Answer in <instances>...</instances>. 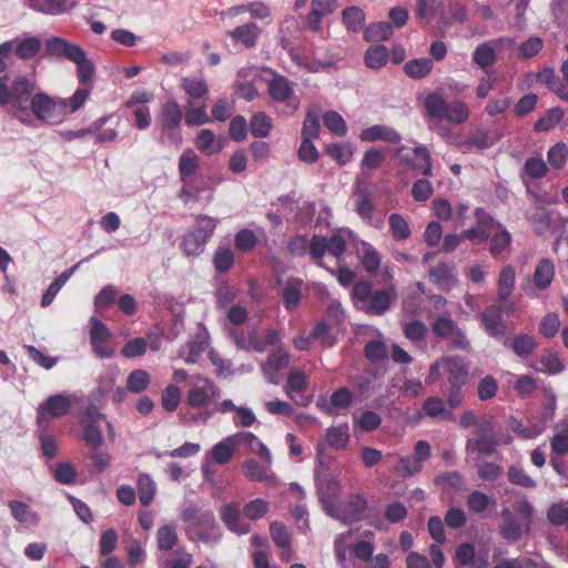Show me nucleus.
Masks as SVG:
<instances>
[{
    "mask_svg": "<svg viewBox=\"0 0 568 568\" xmlns=\"http://www.w3.org/2000/svg\"><path fill=\"white\" fill-rule=\"evenodd\" d=\"M36 89L37 82L29 75L20 74L12 80L7 74L0 75V106H10L21 123L30 124L29 104Z\"/></svg>",
    "mask_w": 568,
    "mask_h": 568,
    "instance_id": "f257e3e1",
    "label": "nucleus"
},
{
    "mask_svg": "<svg viewBox=\"0 0 568 568\" xmlns=\"http://www.w3.org/2000/svg\"><path fill=\"white\" fill-rule=\"evenodd\" d=\"M396 288L392 285L387 288L374 290L369 281H361L353 286L352 298L357 310L371 316H382L389 308L396 297Z\"/></svg>",
    "mask_w": 568,
    "mask_h": 568,
    "instance_id": "f03ea898",
    "label": "nucleus"
},
{
    "mask_svg": "<svg viewBox=\"0 0 568 568\" xmlns=\"http://www.w3.org/2000/svg\"><path fill=\"white\" fill-rule=\"evenodd\" d=\"M424 108L429 118L445 120L453 125L465 123L470 115L469 108L463 100L447 102L442 94L435 92L425 97Z\"/></svg>",
    "mask_w": 568,
    "mask_h": 568,
    "instance_id": "7ed1b4c3",
    "label": "nucleus"
},
{
    "mask_svg": "<svg viewBox=\"0 0 568 568\" xmlns=\"http://www.w3.org/2000/svg\"><path fill=\"white\" fill-rule=\"evenodd\" d=\"M446 377L448 387H464L469 381V367L459 355L443 356L429 366L428 384Z\"/></svg>",
    "mask_w": 568,
    "mask_h": 568,
    "instance_id": "20e7f679",
    "label": "nucleus"
},
{
    "mask_svg": "<svg viewBox=\"0 0 568 568\" xmlns=\"http://www.w3.org/2000/svg\"><path fill=\"white\" fill-rule=\"evenodd\" d=\"M264 70L271 74V78L265 81L272 102L283 108L281 111L283 114L291 115L295 113L300 108L301 101L295 94L294 82L271 68H265Z\"/></svg>",
    "mask_w": 568,
    "mask_h": 568,
    "instance_id": "39448f33",
    "label": "nucleus"
},
{
    "mask_svg": "<svg viewBox=\"0 0 568 568\" xmlns=\"http://www.w3.org/2000/svg\"><path fill=\"white\" fill-rule=\"evenodd\" d=\"M316 468L314 474L316 493L324 511L329 516L338 504L341 483L337 477L328 473V467L322 457V449H317Z\"/></svg>",
    "mask_w": 568,
    "mask_h": 568,
    "instance_id": "423d86ee",
    "label": "nucleus"
},
{
    "mask_svg": "<svg viewBox=\"0 0 568 568\" xmlns=\"http://www.w3.org/2000/svg\"><path fill=\"white\" fill-rule=\"evenodd\" d=\"M217 221L207 215H199L194 226L183 236L181 248L186 256H199L214 234Z\"/></svg>",
    "mask_w": 568,
    "mask_h": 568,
    "instance_id": "0eeeda50",
    "label": "nucleus"
},
{
    "mask_svg": "<svg viewBox=\"0 0 568 568\" xmlns=\"http://www.w3.org/2000/svg\"><path fill=\"white\" fill-rule=\"evenodd\" d=\"M29 112L41 122L58 124L67 114V100L38 91L30 101Z\"/></svg>",
    "mask_w": 568,
    "mask_h": 568,
    "instance_id": "6e6552de",
    "label": "nucleus"
},
{
    "mask_svg": "<svg viewBox=\"0 0 568 568\" xmlns=\"http://www.w3.org/2000/svg\"><path fill=\"white\" fill-rule=\"evenodd\" d=\"M433 334L443 341H448L453 349L469 352L471 349L470 341L466 332L450 316L445 313L436 316L430 323Z\"/></svg>",
    "mask_w": 568,
    "mask_h": 568,
    "instance_id": "1a4fd4ad",
    "label": "nucleus"
},
{
    "mask_svg": "<svg viewBox=\"0 0 568 568\" xmlns=\"http://www.w3.org/2000/svg\"><path fill=\"white\" fill-rule=\"evenodd\" d=\"M71 407L72 402L70 397L63 393L47 397L36 409V422L39 429L48 430L50 423L55 418L67 416Z\"/></svg>",
    "mask_w": 568,
    "mask_h": 568,
    "instance_id": "9d476101",
    "label": "nucleus"
},
{
    "mask_svg": "<svg viewBox=\"0 0 568 568\" xmlns=\"http://www.w3.org/2000/svg\"><path fill=\"white\" fill-rule=\"evenodd\" d=\"M220 396L221 389L212 379L195 375L187 390L186 404L194 409L206 408Z\"/></svg>",
    "mask_w": 568,
    "mask_h": 568,
    "instance_id": "9b49d317",
    "label": "nucleus"
},
{
    "mask_svg": "<svg viewBox=\"0 0 568 568\" xmlns=\"http://www.w3.org/2000/svg\"><path fill=\"white\" fill-rule=\"evenodd\" d=\"M430 456L432 447L429 443L423 439L417 440L414 455L399 457L394 467L395 473L403 478L412 477L422 470L424 462L429 459Z\"/></svg>",
    "mask_w": 568,
    "mask_h": 568,
    "instance_id": "f8f14e48",
    "label": "nucleus"
},
{
    "mask_svg": "<svg viewBox=\"0 0 568 568\" xmlns=\"http://www.w3.org/2000/svg\"><path fill=\"white\" fill-rule=\"evenodd\" d=\"M555 277V264L550 258L544 257L538 261L532 278L523 284V291L530 298L539 296L540 291L547 290Z\"/></svg>",
    "mask_w": 568,
    "mask_h": 568,
    "instance_id": "ddd939ff",
    "label": "nucleus"
},
{
    "mask_svg": "<svg viewBox=\"0 0 568 568\" xmlns=\"http://www.w3.org/2000/svg\"><path fill=\"white\" fill-rule=\"evenodd\" d=\"M479 321L489 337L496 339L503 346L506 344L510 333L506 321L503 318L500 306L491 305L487 307L479 315Z\"/></svg>",
    "mask_w": 568,
    "mask_h": 568,
    "instance_id": "4468645a",
    "label": "nucleus"
},
{
    "mask_svg": "<svg viewBox=\"0 0 568 568\" xmlns=\"http://www.w3.org/2000/svg\"><path fill=\"white\" fill-rule=\"evenodd\" d=\"M366 508V497L359 493L352 494L344 505L338 503L329 516L343 521L344 524H351L361 520Z\"/></svg>",
    "mask_w": 568,
    "mask_h": 568,
    "instance_id": "2eb2a0df",
    "label": "nucleus"
},
{
    "mask_svg": "<svg viewBox=\"0 0 568 568\" xmlns=\"http://www.w3.org/2000/svg\"><path fill=\"white\" fill-rule=\"evenodd\" d=\"M405 145H399L395 149V154L398 156L399 162L407 165L413 170H422L425 176L433 175V163L429 150L424 145H417L413 149V155L405 154Z\"/></svg>",
    "mask_w": 568,
    "mask_h": 568,
    "instance_id": "dca6fc26",
    "label": "nucleus"
},
{
    "mask_svg": "<svg viewBox=\"0 0 568 568\" xmlns=\"http://www.w3.org/2000/svg\"><path fill=\"white\" fill-rule=\"evenodd\" d=\"M474 215L476 217V224L464 230L462 236L477 244L485 243L490 237L491 229L497 222L484 207H476Z\"/></svg>",
    "mask_w": 568,
    "mask_h": 568,
    "instance_id": "f3484780",
    "label": "nucleus"
},
{
    "mask_svg": "<svg viewBox=\"0 0 568 568\" xmlns=\"http://www.w3.org/2000/svg\"><path fill=\"white\" fill-rule=\"evenodd\" d=\"M503 524L499 526V536L508 541L516 542L530 531L529 524H524L509 508L500 511Z\"/></svg>",
    "mask_w": 568,
    "mask_h": 568,
    "instance_id": "a211bd4d",
    "label": "nucleus"
},
{
    "mask_svg": "<svg viewBox=\"0 0 568 568\" xmlns=\"http://www.w3.org/2000/svg\"><path fill=\"white\" fill-rule=\"evenodd\" d=\"M272 463V455L268 463L264 459L263 463H258L255 459H246L242 464V473L244 477L251 481H264L267 485H275L277 479L275 474L271 470Z\"/></svg>",
    "mask_w": 568,
    "mask_h": 568,
    "instance_id": "6ab92c4d",
    "label": "nucleus"
},
{
    "mask_svg": "<svg viewBox=\"0 0 568 568\" xmlns=\"http://www.w3.org/2000/svg\"><path fill=\"white\" fill-rule=\"evenodd\" d=\"M196 527H202L195 535L204 544L216 545L222 539V528L216 523L212 510H205L199 515Z\"/></svg>",
    "mask_w": 568,
    "mask_h": 568,
    "instance_id": "aec40b11",
    "label": "nucleus"
},
{
    "mask_svg": "<svg viewBox=\"0 0 568 568\" xmlns=\"http://www.w3.org/2000/svg\"><path fill=\"white\" fill-rule=\"evenodd\" d=\"M504 347L510 349L518 358L526 361L537 349L538 342L535 335L519 333L510 336Z\"/></svg>",
    "mask_w": 568,
    "mask_h": 568,
    "instance_id": "412c9836",
    "label": "nucleus"
},
{
    "mask_svg": "<svg viewBox=\"0 0 568 568\" xmlns=\"http://www.w3.org/2000/svg\"><path fill=\"white\" fill-rule=\"evenodd\" d=\"M466 506L471 515L487 517L485 513H496L497 499L491 494L488 495L481 490H473L466 497Z\"/></svg>",
    "mask_w": 568,
    "mask_h": 568,
    "instance_id": "4be33fe9",
    "label": "nucleus"
},
{
    "mask_svg": "<svg viewBox=\"0 0 568 568\" xmlns=\"http://www.w3.org/2000/svg\"><path fill=\"white\" fill-rule=\"evenodd\" d=\"M337 8V0H312L311 11L305 19L306 27L317 32L322 28L323 18L332 14Z\"/></svg>",
    "mask_w": 568,
    "mask_h": 568,
    "instance_id": "5701e85b",
    "label": "nucleus"
},
{
    "mask_svg": "<svg viewBox=\"0 0 568 568\" xmlns=\"http://www.w3.org/2000/svg\"><path fill=\"white\" fill-rule=\"evenodd\" d=\"M308 384V377L306 374L300 369H292L286 379L285 393L287 396L293 399L297 405L305 406L307 405V400L302 395L306 389Z\"/></svg>",
    "mask_w": 568,
    "mask_h": 568,
    "instance_id": "b1692460",
    "label": "nucleus"
},
{
    "mask_svg": "<svg viewBox=\"0 0 568 568\" xmlns=\"http://www.w3.org/2000/svg\"><path fill=\"white\" fill-rule=\"evenodd\" d=\"M220 517L226 528L232 532L245 535L251 530L250 524L241 520L240 506L236 503L222 506Z\"/></svg>",
    "mask_w": 568,
    "mask_h": 568,
    "instance_id": "393cba45",
    "label": "nucleus"
},
{
    "mask_svg": "<svg viewBox=\"0 0 568 568\" xmlns=\"http://www.w3.org/2000/svg\"><path fill=\"white\" fill-rule=\"evenodd\" d=\"M529 367L536 373H541L548 376L558 375L566 369V365L559 355L549 349H546L538 359L530 363Z\"/></svg>",
    "mask_w": 568,
    "mask_h": 568,
    "instance_id": "a878e982",
    "label": "nucleus"
},
{
    "mask_svg": "<svg viewBox=\"0 0 568 568\" xmlns=\"http://www.w3.org/2000/svg\"><path fill=\"white\" fill-rule=\"evenodd\" d=\"M359 140L362 142L385 141L387 143L398 144L402 141V135L390 126L374 124L361 131Z\"/></svg>",
    "mask_w": 568,
    "mask_h": 568,
    "instance_id": "bb28decb",
    "label": "nucleus"
},
{
    "mask_svg": "<svg viewBox=\"0 0 568 568\" xmlns=\"http://www.w3.org/2000/svg\"><path fill=\"white\" fill-rule=\"evenodd\" d=\"M183 120V114L180 104L170 100L161 105L159 113V121L163 133H170L178 129Z\"/></svg>",
    "mask_w": 568,
    "mask_h": 568,
    "instance_id": "cd10ccee",
    "label": "nucleus"
},
{
    "mask_svg": "<svg viewBox=\"0 0 568 568\" xmlns=\"http://www.w3.org/2000/svg\"><path fill=\"white\" fill-rule=\"evenodd\" d=\"M237 447L235 435H229L214 444L204 456L209 457L214 464L224 465L233 458Z\"/></svg>",
    "mask_w": 568,
    "mask_h": 568,
    "instance_id": "c85d7f7f",
    "label": "nucleus"
},
{
    "mask_svg": "<svg viewBox=\"0 0 568 568\" xmlns=\"http://www.w3.org/2000/svg\"><path fill=\"white\" fill-rule=\"evenodd\" d=\"M81 47L61 37H51L44 43L45 55L49 58H65L71 60Z\"/></svg>",
    "mask_w": 568,
    "mask_h": 568,
    "instance_id": "c756f323",
    "label": "nucleus"
},
{
    "mask_svg": "<svg viewBox=\"0 0 568 568\" xmlns=\"http://www.w3.org/2000/svg\"><path fill=\"white\" fill-rule=\"evenodd\" d=\"M291 362V355L282 347H277L272 351L267 359L261 364L263 373L267 376V379L272 384H277L274 374L287 367Z\"/></svg>",
    "mask_w": 568,
    "mask_h": 568,
    "instance_id": "7c9ffc66",
    "label": "nucleus"
},
{
    "mask_svg": "<svg viewBox=\"0 0 568 568\" xmlns=\"http://www.w3.org/2000/svg\"><path fill=\"white\" fill-rule=\"evenodd\" d=\"M469 10L466 4L460 1H449L447 9L439 14V24L443 28H449L454 24H463L466 22Z\"/></svg>",
    "mask_w": 568,
    "mask_h": 568,
    "instance_id": "2f4dec72",
    "label": "nucleus"
},
{
    "mask_svg": "<svg viewBox=\"0 0 568 568\" xmlns=\"http://www.w3.org/2000/svg\"><path fill=\"white\" fill-rule=\"evenodd\" d=\"M304 282L302 278L290 277L282 287L281 297L286 311L295 310L302 298Z\"/></svg>",
    "mask_w": 568,
    "mask_h": 568,
    "instance_id": "473e14b6",
    "label": "nucleus"
},
{
    "mask_svg": "<svg viewBox=\"0 0 568 568\" xmlns=\"http://www.w3.org/2000/svg\"><path fill=\"white\" fill-rule=\"evenodd\" d=\"M260 34L261 29L255 22L244 23L229 32V36L235 44L240 43L245 48H254Z\"/></svg>",
    "mask_w": 568,
    "mask_h": 568,
    "instance_id": "72a5a7b5",
    "label": "nucleus"
},
{
    "mask_svg": "<svg viewBox=\"0 0 568 568\" xmlns=\"http://www.w3.org/2000/svg\"><path fill=\"white\" fill-rule=\"evenodd\" d=\"M353 399L354 396L352 392L347 387H341L332 393L328 402L326 399L318 402L317 407L326 414L333 415L334 409L348 408Z\"/></svg>",
    "mask_w": 568,
    "mask_h": 568,
    "instance_id": "f704fd0d",
    "label": "nucleus"
},
{
    "mask_svg": "<svg viewBox=\"0 0 568 568\" xmlns=\"http://www.w3.org/2000/svg\"><path fill=\"white\" fill-rule=\"evenodd\" d=\"M429 278L442 290H450L457 283L454 267L446 262H439L429 270Z\"/></svg>",
    "mask_w": 568,
    "mask_h": 568,
    "instance_id": "c9c22d12",
    "label": "nucleus"
},
{
    "mask_svg": "<svg viewBox=\"0 0 568 568\" xmlns=\"http://www.w3.org/2000/svg\"><path fill=\"white\" fill-rule=\"evenodd\" d=\"M12 517L20 524L26 526H36L39 524L40 517L37 511L20 500H10L8 503Z\"/></svg>",
    "mask_w": 568,
    "mask_h": 568,
    "instance_id": "e433bc0d",
    "label": "nucleus"
},
{
    "mask_svg": "<svg viewBox=\"0 0 568 568\" xmlns=\"http://www.w3.org/2000/svg\"><path fill=\"white\" fill-rule=\"evenodd\" d=\"M199 170L197 155L192 149H185L179 159V173L181 182L190 185V179Z\"/></svg>",
    "mask_w": 568,
    "mask_h": 568,
    "instance_id": "4c0bfd02",
    "label": "nucleus"
},
{
    "mask_svg": "<svg viewBox=\"0 0 568 568\" xmlns=\"http://www.w3.org/2000/svg\"><path fill=\"white\" fill-rule=\"evenodd\" d=\"M234 435L237 446L245 444L252 453L258 455L267 463L270 462L271 450L255 434L251 432H237Z\"/></svg>",
    "mask_w": 568,
    "mask_h": 568,
    "instance_id": "58836bf2",
    "label": "nucleus"
},
{
    "mask_svg": "<svg viewBox=\"0 0 568 568\" xmlns=\"http://www.w3.org/2000/svg\"><path fill=\"white\" fill-rule=\"evenodd\" d=\"M74 7L73 0H40V3L32 4V10L48 16H60L71 11Z\"/></svg>",
    "mask_w": 568,
    "mask_h": 568,
    "instance_id": "ea45409f",
    "label": "nucleus"
},
{
    "mask_svg": "<svg viewBox=\"0 0 568 568\" xmlns=\"http://www.w3.org/2000/svg\"><path fill=\"white\" fill-rule=\"evenodd\" d=\"M355 196L356 213L364 222L371 223L375 212L372 193L366 189H357L355 191Z\"/></svg>",
    "mask_w": 568,
    "mask_h": 568,
    "instance_id": "a19ab883",
    "label": "nucleus"
},
{
    "mask_svg": "<svg viewBox=\"0 0 568 568\" xmlns=\"http://www.w3.org/2000/svg\"><path fill=\"white\" fill-rule=\"evenodd\" d=\"M12 41L14 42L13 49L17 57L22 60L34 58L42 47L41 40L34 36L16 39Z\"/></svg>",
    "mask_w": 568,
    "mask_h": 568,
    "instance_id": "79ce46f5",
    "label": "nucleus"
},
{
    "mask_svg": "<svg viewBox=\"0 0 568 568\" xmlns=\"http://www.w3.org/2000/svg\"><path fill=\"white\" fill-rule=\"evenodd\" d=\"M516 281V272L511 265L501 268L497 284L498 301L506 302L511 295Z\"/></svg>",
    "mask_w": 568,
    "mask_h": 568,
    "instance_id": "37998d69",
    "label": "nucleus"
},
{
    "mask_svg": "<svg viewBox=\"0 0 568 568\" xmlns=\"http://www.w3.org/2000/svg\"><path fill=\"white\" fill-rule=\"evenodd\" d=\"M195 145L204 155L207 156L217 154L223 149V143L216 141L213 131L209 129H203L197 133Z\"/></svg>",
    "mask_w": 568,
    "mask_h": 568,
    "instance_id": "c03bdc74",
    "label": "nucleus"
},
{
    "mask_svg": "<svg viewBox=\"0 0 568 568\" xmlns=\"http://www.w3.org/2000/svg\"><path fill=\"white\" fill-rule=\"evenodd\" d=\"M70 61L77 65L79 82L81 84L88 83L92 80L95 73L93 62L87 57V52L80 48Z\"/></svg>",
    "mask_w": 568,
    "mask_h": 568,
    "instance_id": "a18cd8bd",
    "label": "nucleus"
},
{
    "mask_svg": "<svg viewBox=\"0 0 568 568\" xmlns=\"http://www.w3.org/2000/svg\"><path fill=\"white\" fill-rule=\"evenodd\" d=\"M493 145L487 131L483 129L476 130L467 139L459 143V149L466 153L474 150L483 151Z\"/></svg>",
    "mask_w": 568,
    "mask_h": 568,
    "instance_id": "49530a36",
    "label": "nucleus"
},
{
    "mask_svg": "<svg viewBox=\"0 0 568 568\" xmlns=\"http://www.w3.org/2000/svg\"><path fill=\"white\" fill-rule=\"evenodd\" d=\"M497 445L498 442L496 438L481 434L475 439L467 440L466 450L468 454L478 452L481 456H491Z\"/></svg>",
    "mask_w": 568,
    "mask_h": 568,
    "instance_id": "de8ad7c7",
    "label": "nucleus"
},
{
    "mask_svg": "<svg viewBox=\"0 0 568 568\" xmlns=\"http://www.w3.org/2000/svg\"><path fill=\"white\" fill-rule=\"evenodd\" d=\"M138 496L142 506L148 507L154 499L156 493V484L152 477L142 473L136 480Z\"/></svg>",
    "mask_w": 568,
    "mask_h": 568,
    "instance_id": "09e8293b",
    "label": "nucleus"
},
{
    "mask_svg": "<svg viewBox=\"0 0 568 568\" xmlns=\"http://www.w3.org/2000/svg\"><path fill=\"white\" fill-rule=\"evenodd\" d=\"M509 427L513 433L524 439H534L542 434L545 430V423H531L524 425V423L517 418L511 417L509 420Z\"/></svg>",
    "mask_w": 568,
    "mask_h": 568,
    "instance_id": "8fccbe9b",
    "label": "nucleus"
},
{
    "mask_svg": "<svg viewBox=\"0 0 568 568\" xmlns=\"http://www.w3.org/2000/svg\"><path fill=\"white\" fill-rule=\"evenodd\" d=\"M548 172L547 163L539 156H530L526 160L524 168H523V181L527 187V191H529V184L526 182L525 176L531 178V179H541L544 178Z\"/></svg>",
    "mask_w": 568,
    "mask_h": 568,
    "instance_id": "3c124183",
    "label": "nucleus"
},
{
    "mask_svg": "<svg viewBox=\"0 0 568 568\" xmlns=\"http://www.w3.org/2000/svg\"><path fill=\"white\" fill-rule=\"evenodd\" d=\"M394 27L387 21L372 23L364 30V38L368 42L385 41L392 37Z\"/></svg>",
    "mask_w": 568,
    "mask_h": 568,
    "instance_id": "603ef678",
    "label": "nucleus"
},
{
    "mask_svg": "<svg viewBox=\"0 0 568 568\" xmlns=\"http://www.w3.org/2000/svg\"><path fill=\"white\" fill-rule=\"evenodd\" d=\"M388 50L383 44L369 47L365 52V64L369 69H382L388 62Z\"/></svg>",
    "mask_w": 568,
    "mask_h": 568,
    "instance_id": "864d4df0",
    "label": "nucleus"
},
{
    "mask_svg": "<svg viewBox=\"0 0 568 568\" xmlns=\"http://www.w3.org/2000/svg\"><path fill=\"white\" fill-rule=\"evenodd\" d=\"M182 89L193 100L201 99L209 93L207 82L202 77L183 78Z\"/></svg>",
    "mask_w": 568,
    "mask_h": 568,
    "instance_id": "5fc2aeb1",
    "label": "nucleus"
},
{
    "mask_svg": "<svg viewBox=\"0 0 568 568\" xmlns=\"http://www.w3.org/2000/svg\"><path fill=\"white\" fill-rule=\"evenodd\" d=\"M272 128V119L265 112H256L251 116L250 131L253 136L266 138L270 135Z\"/></svg>",
    "mask_w": 568,
    "mask_h": 568,
    "instance_id": "6e6d98bb",
    "label": "nucleus"
},
{
    "mask_svg": "<svg viewBox=\"0 0 568 568\" xmlns=\"http://www.w3.org/2000/svg\"><path fill=\"white\" fill-rule=\"evenodd\" d=\"M564 115L565 111L560 106L550 108L542 116L537 119L534 129L536 132H548L562 120Z\"/></svg>",
    "mask_w": 568,
    "mask_h": 568,
    "instance_id": "4d7b16f0",
    "label": "nucleus"
},
{
    "mask_svg": "<svg viewBox=\"0 0 568 568\" xmlns=\"http://www.w3.org/2000/svg\"><path fill=\"white\" fill-rule=\"evenodd\" d=\"M433 69V61L429 58H416L407 61L404 65L405 73L412 79H423Z\"/></svg>",
    "mask_w": 568,
    "mask_h": 568,
    "instance_id": "13d9d810",
    "label": "nucleus"
},
{
    "mask_svg": "<svg viewBox=\"0 0 568 568\" xmlns=\"http://www.w3.org/2000/svg\"><path fill=\"white\" fill-rule=\"evenodd\" d=\"M100 424L101 423L80 420V425L83 428L82 438L84 443L93 449H98L103 444L104 438Z\"/></svg>",
    "mask_w": 568,
    "mask_h": 568,
    "instance_id": "bf43d9fd",
    "label": "nucleus"
},
{
    "mask_svg": "<svg viewBox=\"0 0 568 568\" xmlns=\"http://www.w3.org/2000/svg\"><path fill=\"white\" fill-rule=\"evenodd\" d=\"M496 226L500 229V232L491 235L489 240V253L493 256L500 255L507 247H509L511 243L510 233L499 223H496Z\"/></svg>",
    "mask_w": 568,
    "mask_h": 568,
    "instance_id": "052dcab7",
    "label": "nucleus"
},
{
    "mask_svg": "<svg viewBox=\"0 0 568 568\" xmlns=\"http://www.w3.org/2000/svg\"><path fill=\"white\" fill-rule=\"evenodd\" d=\"M342 20L348 30L358 32L365 22V12L356 6L347 7L342 12Z\"/></svg>",
    "mask_w": 568,
    "mask_h": 568,
    "instance_id": "680f3d73",
    "label": "nucleus"
},
{
    "mask_svg": "<svg viewBox=\"0 0 568 568\" xmlns=\"http://www.w3.org/2000/svg\"><path fill=\"white\" fill-rule=\"evenodd\" d=\"M156 541L160 550H172L178 542V532L175 525L166 524L161 526L158 529Z\"/></svg>",
    "mask_w": 568,
    "mask_h": 568,
    "instance_id": "e2e57ef3",
    "label": "nucleus"
},
{
    "mask_svg": "<svg viewBox=\"0 0 568 568\" xmlns=\"http://www.w3.org/2000/svg\"><path fill=\"white\" fill-rule=\"evenodd\" d=\"M423 412L430 418H443L447 419L452 416V413L446 409L445 403L440 397L430 396L427 397L423 403Z\"/></svg>",
    "mask_w": 568,
    "mask_h": 568,
    "instance_id": "0e129e2a",
    "label": "nucleus"
},
{
    "mask_svg": "<svg viewBox=\"0 0 568 568\" xmlns=\"http://www.w3.org/2000/svg\"><path fill=\"white\" fill-rule=\"evenodd\" d=\"M568 146L560 141L551 145L547 152V162L554 170H561L567 162Z\"/></svg>",
    "mask_w": 568,
    "mask_h": 568,
    "instance_id": "69168bd1",
    "label": "nucleus"
},
{
    "mask_svg": "<svg viewBox=\"0 0 568 568\" xmlns=\"http://www.w3.org/2000/svg\"><path fill=\"white\" fill-rule=\"evenodd\" d=\"M349 440L348 426L329 427L326 432V442L329 447L341 450L344 449Z\"/></svg>",
    "mask_w": 568,
    "mask_h": 568,
    "instance_id": "338daca9",
    "label": "nucleus"
},
{
    "mask_svg": "<svg viewBox=\"0 0 568 568\" xmlns=\"http://www.w3.org/2000/svg\"><path fill=\"white\" fill-rule=\"evenodd\" d=\"M473 62L480 68H487L496 62V50L487 41L476 47L473 52Z\"/></svg>",
    "mask_w": 568,
    "mask_h": 568,
    "instance_id": "774afa93",
    "label": "nucleus"
}]
</instances>
